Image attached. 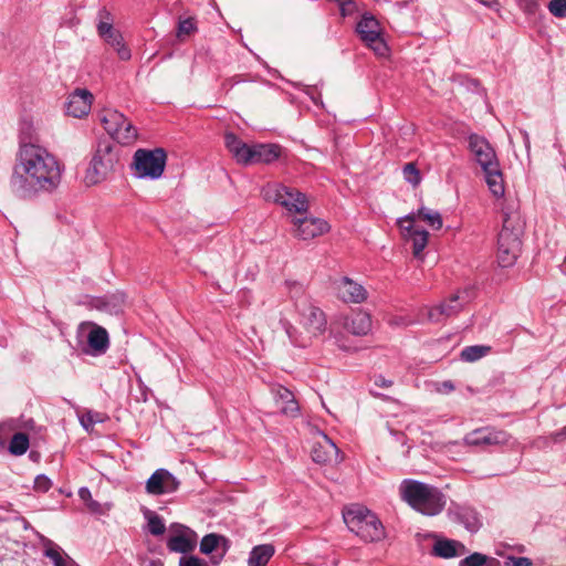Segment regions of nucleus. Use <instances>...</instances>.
I'll return each instance as SVG.
<instances>
[{
  "instance_id": "1",
  "label": "nucleus",
  "mask_w": 566,
  "mask_h": 566,
  "mask_svg": "<svg viewBox=\"0 0 566 566\" xmlns=\"http://www.w3.org/2000/svg\"><path fill=\"white\" fill-rule=\"evenodd\" d=\"M63 163L45 147L22 143L14 156L9 187L21 199L55 191L62 181Z\"/></svg>"
},
{
  "instance_id": "2",
  "label": "nucleus",
  "mask_w": 566,
  "mask_h": 566,
  "mask_svg": "<svg viewBox=\"0 0 566 566\" xmlns=\"http://www.w3.org/2000/svg\"><path fill=\"white\" fill-rule=\"evenodd\" d=\"M284 328L294 346L307 348L324 335L327 329V319L319 307L310 305L301 313L296 326L286 323Z\"/></svg>"
},
{
  "instance_id": "3",
  "label": "nucleus",
  "mask_w": 566,
  "mask_h": 566,
  "mask_svg": "<svg viewBox=\"0 0 566 566\" xmlns=\"http://www.w3.org/2000/svg\"><path fill=\"white\" fill-rule=\"evenodd\" d=\"M224 144L238 164H271L277 160L282 148L277 144H247L232 133L224 135Z\"/></svg>"
},
{
  "instance_id": "4",
  "label": "nucleus",
  "mask_w": 566,
  "mask_h": 566,
  "mask_svg": "<svg viewBox=\"0 0 566 566\" xmlns=\"http://www.w3.org/2000/svg\"><path fill=\"white\" fill-rule=\"evenodd\" d=\"M344 521L348 528L366 543L379 542L386 537L380 520L368 509L359 505L344 512Z\"/></svg>"
},
{
  "instance_id": "5",
  "label": "nucleus",
  "mask_w": 566,
  "mask_h": 566,
  "mask_svg": "<svg viewBox=\"0 0 566 566\" xmlns=\"http://www.w3.org/2000/svg\"><path fill=\"white\" fill-rule=\"evenodd\" d=\"M118 155L109 142H101L93 158L85 170L83 182L87 187L96 186L104 181L115 169Z\"/></svg>"
},
{
  "instance_id": "6",
  "label": "nucleus",
  "mask_w": 566,
  "mask_h": 566,
  "mask_svg": "<svg viewBox=\"0 0 566 566\" xmlns=\"http://www.w3.org/2000/svg\"><path fill=\"white\" fill-rule=\"evenodd\" d=\"M521 226L515 217L505 214L503 227L497 237V262L503 268L512 266L521 251Z\"/></svg>"
},
{
  "instance_id": "7",
  "label": "nucleus",
  "mask_w": 566,
  "mask_h": 566,
  "mask_svg": "<svg viewBox=\"0 0 566 566\" xmlns=\"http://www.w3.org/2000/svg\"><path fill=\"white\" fill-rule=\"evenodd\" d=\"M397 226L401 239L407 243H411L413 256L422 260L424 248V208L421 207L416 212L399 218Z\"/></svg>"
},
{
  "instance_id": "8",
  "label": "nucleus",
  "mask_w": 566,
  "mask_h": 566,
  "mask_svg": "<svg viewBox=\"0 0 566 566\" xmlns=\"http://www.w3.org/2000/svg\"><path fill=\"white\" fill-rule=\"evenodd\" d=\"M101 123L108 135L122 145H130L137 139V129L116 109L105 108L99 115Z\"/></svg>"
},
{
  "instance_id": "9",
  "label": "nucleus",
  "mask_w": 566,
  "mask_h": 566,
  "mask_svg": "<svg viewBox=\"0 0 566 566\" xmlns=\"http://www.w3.org/2000/svg\"><path fill=\"white\" fill-rule=\"evenodd\" d=\"M292 235L302 241L313 240L329 232V223L322 218L310 214L308 212L292 216L290 221Z\"/></svg>"
},
{
  "instance_id": "10",
  "label": "nucleus",
  "mask_w": 566,
  "mask_h": 566,
  "mask_svg": "<svg viewBox=\"0 0 566 566\" xmlns=\"http://www.w3.org/2000/svg\"><path fill=\"white\" fill-rule=\"evenodd\" d=\"M166 154L163 149H138L134 155V169L140 178H159L165 169Z\"/></svg>"
},
{
  "instance_id": "11",
  "label": "nucleus",
  "mask_w": 566,
  "mask_h": 566,
  "mask_svg": "<svg viewBox=\"0 0 566 566\" xmlns=\"http://www.w3.org/2000/svg\"><path fill=\"white\" fill-rule=\"evenodd\" d=\"M114 19L109 11L103 9L98 12L97 33L98 35L111 45L116 52L120 60L127 61L130 59V50L125 44L124 39L119 30L113 25Z\"/></svg>"
},
{
  "instance_id": "12",
  "label": "nucleus",
  "mask_w": 566,
  "mask_h": 566,
  "mask_svg": "<svg viewBox=\"0 0 566 566\" xmlns=\"http://www.w3.org/2000/svg\"><path fill=\"white\" fill-rule=\"evenodd\" d=\"M471 297V291L468 289L457 291L432 306L427 313V318L431 322H443L461 312Z\"/></svg>"
},
{
  "instance_id": "13",
  "label": "nucleus",
  "mask_w": 566,
  "mask_h": 566,
  "mask_svg": "<svg viewBox=\"0 0 566 566\" xmlns=\"http://www.w3.org/2000/svg\"><path fill=\"white\" fill-rule=\"evenodd\" d=\"M269 191L272 192L271 197L273 200L287 210L290 220L292 216L307 212L310 207L308 200L297 189L284 185H274L269 188Z\"/></svg>"
},
{
  "instance_id": "14",
  "label": "nucleus",
  "mask_w": 566,
  "mask_h": 566,
  "mask_svg": "<svg viewBox=\"0 0 566 566\" xmlns=\"http://www.w3.org/2000/svg\"><path fill=\"white\" fill-rule=\"evenodd\" d=\"M357 32L375 54L378 56H386L388 54L389 49L381 36L380 24L374 17L364 15L357 24Z\"/></svg>"
},
{
  "instance_id": "15",
  "label": "nucleus",
  "mask_w": 566,
  "mask_h": 566,
  "mask_svg": "<svg viewBox=\"0 0 566 566\" xmlns=\"http://www.w3.org/2000/svg\"><path fill=\"white\" fill-rule=\"evenodd\" d=\"M510 441V433L492 427L475 429L464 437V443L472 447L505 446Z\"/></svg>"
},
{
  "instance_id": "16",
  "label": "nucleus",
  "mask_w": 566,
  "mask_h": 566,
  "mask_svg": "<svg viewBox=\"0 0 566 566\" xmlns=\"http://www.w3.org/2000/svg\"><path fill=\"white\" fill-rule=\"evenodd\" d=\"M93 102L94 95L87 88L77 87L66 96L65 114L73 118H84L91 113Z\"/></svg>"
},
{
  "instance_id": "17",
  "label": "nucleus",
  "mask_w": 566,
  "mask_h": 566,
  "mask_svg": "<svg viewBox=\"0 0 566 566\" xmlns=\"http://www.w3.org/2000/svg\"><path fill=\"white\" fill-rule=\"evenodd\" d=\"M314 462L332 465L339 462V450L336 444L323 432H318L311 451Z\"/></svg>"
},
{
  "instance_id": "18",
  "label": "nucleus",
  "mask_w": 566,
  "mask_h": 566,
  "mask_svg": "<svg viewBox=\"0 0 566 566\" xmlns=\"http://www.w3.org/2000/svg\"><path fill=\"white\" fill-rule=\"evenodd\" d=\"M469 146L482 170L488 168L495 169L496 165L500 164L493 147L484 137L471 135Z\"/></svg>"
},
{
  "instance_id": "19",
  "label": "nucleus",
  "mask_w": 566,
  "mask_h": 566,
  "mask_svg": "<svg viewBox=\"0 0 566 566\" xmlns=\"http://www.w3.org/2000/svg\"><path fill=\"white\" fill-rule=\"evenodd\" d=\"M337 296L344 303L361 304L367 301V289L348 276H343L336 282Z\"/></svg>"
},
{
  "instance_id": "20",
  "label": "nucleus",
  "mask_w": 566,
  "mask_h": 566,
  "mask_svg": "<svg viewBox=\"0 0 566 566\" xmlns=\"http://www.w3.org/2000/svg\"><path fill=\"white\" fill-rule=\"evenodd\" d=\"M179 481L166 469L156 470L146 482V492L151 495L177 491Z\"/></svg>"
},
{
  "instance_id": "21",
  "label": "nucleus",
  "mask_w": 566,
  "mask_h": 566,
  "mask_svg": "<svg viewBox=\"0 0 566 566\" xmlns=\"http://www.w3.org/2000/svg\"><path fill=\"white\" fill-rule=\"evenodd\" d=\"M197 545V534L184 525H172L167 546L171 552L189 553Z\"/></svg>"
},
{
  "instance_id": "22",
  "label": "nucleus",
  "mask_w": 566,
  "mask_h": 566,
  "mask_svg": "<svg viewBox=\"0 0 566 566\" xmlns=\"http://www.w3.org/2000/svg\"><path fill=\"white\" fill-rule=\"evenodd\" d=\"M342 326L352 335L366 336L373 328V318L368 312L357 310L343 317Z\"/></svg>"
},
{
  "instance_id": "23",
  "label": "nucleus",
  "mask_w": 566,
  "mask_h": 566,
  "mask_svg": "<svg viewBox=\"0 0 566 566\" xmlns=\"http://www.w3.org/2000/svg\"><path fill=\"white\" fill-rule=\"evenodd\" d=\"M401 499L412 509L424 512V484L415 480H403L399 486Z\"/></svg>"
},
{
  "instance_id": "24",
  "label": "nucleus",
  "mask_w": 566,
  "mask_h": 566,
  "mask_svg": "<svg viewBox=\"0 0 566 566\" xmlns=\"http://www.w3.org/2000/svg\"><path fill=\"white\" fill-rule=\"evenodd\" d=\"M430 537L434 539L431 551L433 556L449 559L468 553L465 545L459 541L440 537L437 534H431Z\"/></svg>"
},
{
  "instance_id": "25",
  "label": "nucleus",
  "mask_w": 566,
  "mask_h": 566,
  "mask_svg": "<svg viewBox=\"0 0 566 566\" xmlns=\"http://www.w3.org/2000/svg\"><path fill=\"white\" fill-rule=\"evenodd\" d=\"M85 329H88L87 344L91 348V352L95 355L104 354L109 346L107 331L92 322H84L80 325L81 332Z\"/></svg>"
},
{
  "instance_id": "26",
  "label": "nucleus",
  "mask_w": 566,
  "mask_h": 566,
  "mask_svg": "<svg viewBox=\"0 0 566 566\" xmlns=\"http://www.w3.org/2000/svg\"><path fill=\"white\" fill-rule=\"evenodd\" d=\"M276 400L277 403H280V411L282 415L290 418L298 416L300 407L292 391L283 387L279 388L276 390Z\"/></svg>"
},
{
  "instance_id": "27",
  "label": "nucleus",
  "mask_w": 566,
  "mask_h": 566,
  "mask_svg": "<svg viewBox=\"0 0 566 566\" xmlns=\"http://www.w3.org/2000/svg\"><path fill=\"white\" fill-rule=\"evenodd\" d=\"M483 171L485 174L486 185H488L490 191L492 192V195L496 198L503 197V195L505 192V187H504V179H503L502 170L500 168V164L496 165L495 169L488 168V169H484Z\"/></svg>"
},
{
  "instance_id": "28",
  "label": "nucleus",
  "mask_w": 566,
  "mask_h": 566,
  "mask_svg": "<svg viewBox=\"0 0 566 566\" xmlns=\"http://www.w3.org/2000/svg\"><path fill=\"white\" fill-rule=\"evenodd\" d=\"M446 503L447 497L440 490L427 485V516L441 513Z\"/></svg>"
},
{
  "instance_id": "29",
  "label": "nucleus",
  "mask_w": 566,
  "mask_h": 566,
  "mask_svg": "<svg viewBox=\"0 0 566 566\" xmlns=\"http://www.w3.org/2000/svg\"><path fill=\"white\" fill-rule=\"evenodd\" d=\"M275 553L272 544H263L253 547L248 559V566H266Z\"/></svg>"
},
{
  "instance_id": "30",
  "label": "nucleus",
  "mask_w": 566,
  "mask_h": 566,
  "mask_svg": "<svg viewBox=\"0 0 566 566\" xmlns=\"http://www.w3.org/2000/svg\"><path fill=\"white\" fill-rule=\"evenodd\" d=\"M221 544L223 545V549H222V555H223L228 548L227 538L221 535L214 534V533L208 534V535L203 536V538L201 539L200 552L202 554L209 555L212 552H214L216 549H218Z\"/></svg>"
},
{
  "instance_id": "31",
  "label": "nucleus",
  "mask_w": 566,
  "mask_h": 566,
  "mask_svg": "<svg viewBox=\"0 0 566 566\" xmlns=\"http://www.w3.org/2000/svg\"><path fill=\"white\" fill-rule=\"evenodd\" d=\"M459 566H501V563L494 557H489L481 553H473L460 560Z\"/></svg>"
},
{
  "instance_id": "32",
  "label": "nucleus",
  "mask_w": 566,
  "mask_h": 566,
  "mask_svg": "<svg viewBox=\"0 0 566 566\" xmlns=\"http://www.w3.org/2000/svg\"><path fill=\"white\" fill-rule=\"evenodd\" d=\"M29 446V437L25 433L18 432L13 434L10 441L9 451L13 455H22L28 451Z\"/></svg>"
},
{
  "instance_id": "33",
  "label": "nucleus",
  "mask_w": 566,
  "mask_h": 566,
  "mask_svg": "<svg viewBox=\"0 0 566 566\" xmlns=\"http://www.w3.org/2000/svg\"><path fill=\"white\" fill-rule=\"evenodd\" d=\"M490 350V346L473 345L463 348L460 356L462 360L472 363L488 355Z\"/></svg>"
},
{
  "instance_id": "34",
  "label": "nucleus",
  "mask_w": 566,
  "mask_h": 566,
  "mask_svg": "<svg viewBox=\"0 0 566 566\" xmlns=\"http://www.w3.org/2000/svg\"><path fill=\"white\" fill-rule=\"evenodd\" d=\"M460 522L470 532H476L481 527V520L476 512L472 510H463L459 514Z\"/></svg>"
},
{
  "instance_id": "35",
  "label": "nucleus",
  "mask_w": 566,
  "mask_h": 566,
  "mask_svg": "<svg viewBox=\"0 0 566 566\" xmlns=\"http://www.w3.org/2000/svg\"><path fill=\"white\" fill-rule=\"evenodd\" d=\"M197 31L196 20L193 18H188L185 20H180L177 29V38L179 41H185L187 36H190Z\"/></svg>"
},
{
  "instance_id": "36",
  "label": "nucleus",
  "mask_w": 566,
  "mask_h": 566,
  "mask_svg": "<svg viewBox=\"0 0 566 566\" xmlns=\"http://www.w3.org/2000/svg\"><path fill=\"white\" fill-rule=\"evenodd\" d=\"M45 556L54 563V566H74V562L69 556L64 557L59 547H48Z\"/></svg>"
},
{
  "instance_id": "37",
  "label": "nucleus",
  "mask_w": 566,
  "mask_h": 566,
  "mask_svg": "<svg viewBox=\"0 0 566 566\" xmlns=\"http://www.w3.org/2000/svg\"><path fill=\"white\" fill-rule=\"evenodd\" d=\"M146 518L148 521V530L153 535H161L166 531V526L163 520L154 512H148L146 514Z\"/></svg>"
},
{
  "instance_id": "38",
  "label": "nucleus",
  "mask_w": 566,
  "mask_h": 566,
  "mask_svg": "<svg viewBox=\"0 0 566 566\" xmlns=\"http://www.w3.org/2000/svg\"><path fill=\"white\" fill-rule=\"evenodd\" d=\"M104 421V415L93 411H86L80 416V422L85 430H91L97 422Z\"/></svg>"
},
{
  "instance_id": "39",
  "label": "nucleus",
  "mask_w": 566,
  "mask_h": 566,
  "mask_svg": "<svg viewBox=\"0 0 566 566\" xmlns=\"http://www.w3.org/2000/svg\"><path fill=\"white\" fill-rule=\"evenodd\" d=\"M402 172L405 179L413 186H418L421 182V174L413 163L405 165Z\"/></svg>"
},
{
  "instance_id": "40",
  "label": "nucleus",
  "mask_w": 566,
  "mask_h": 566,
  "mask_svg": "<svg viewBox=\"0 0 566 566\" xmlns=\"http://www.w3.org/2000/svg\"><path fill=\"white\" fill-rule=\"evenodd\" d=\"M549 12L557 18H566V0H551Z\"/></svg>"
},
{
  "instance_id": "41",
  "label": "nucleus",
  "mask_w": 566,
  "mask_h": 566,
  "mask_svg": "<svg viewBox=\"0 0 566 566\" xmlns=\"http://www.w3.org/2000/svg\"><path fill=\"white\" fill-rule=\"evenodd\" d=\"M51 480L43 474L38 475L34 480V490L38 492H46L51 489Z\"/></svg>"
},
{
  "instance_id": "42",
  "label": "nucleus",
  "mask_w": 566,
  "mask_h": 566,
  "mask_svg": "<svg viewBox=\"0 0 566 566\" xmlns=\"http://www.w3.org/2000/svg\"><path fill=\"white\" fill-rule=\"evenodd\" d=\"M443 221L440 213L436 211L427 212V226L432 228L433 230H439L442 228Z\"/></svg>"
},
{
  "instance_id": "43",
  "label": "nucleus",
  "mask_w": 566,
  "mask_h": 566,
  "mask_svg": "<svg viewBox=\"0 0 566 566\" xmlns=\"http://www.w3.org/2000/svg\"><path fill=\"white\" fill-rule=\"evenodd\" d=\"M81 500H83L92 511L98 510V503L92 499V494L87 488H82L78 491Z\"/></svg>"
},
{
  "instance_id": "44",
  "label": "nucleus",
  "mask_w": 566,
  "mask_h": 566,
  "mask_svg": "<svg viewBox=\"0 0 566 566\" xmlns=\"http://www.w3.org/2000/svg\"><path fill=\"white\" fill-rule=\"evenodd\" d=\"M505 566H533V562L528 557L509 556L504 562Z\"/></svg>"
},
{
  "instance_id": "45",
  "label": "nucleus",
  "mask_w": 566,
  "mask_h": 566,
  "mask_svg": "<svg viewBox=\"0 0 566 566\" xmlns=\"http://www.w3.org/2000/svg\"><path fill=\"white\" fill-rule=\"evenodd\" d=\"M179 566H207V563L196 556H185L180 558Z\"/></svg>"
},
{
  "instance_id": "46",
  "label": "nucleus",
  "mask_w": 566,
  "mask_h": 566,
  "mask_svg": "<svg viewBox=\"0 0 566 566\" xmlns=\"http://www.w3.org/2000/svg\"><path fill=\"white\" fill-rule=\"evenodd\" d=\"M338 6L343 15H349L354 13L356 9L354 0H340Z\"/></svg>"
},
{
  "instance_id": "47",
  "label": "nucleus",
  "mask_w": 566,
  "mask_h": 566,
  "mask_svg": "<svg viewBox=\"0 0 566 566\" xmlns=\"http://www.w3.org/2000/svg\"><path fill=\"white\" fill-rule=\"evenodd\" d=\"M13 429H15L13 421H6L0 423V434L11 431Z\"/></svg>"
},
{
  "instance_id": "48",
  "label": "nucleus",
  "mask_w": 566,
  "mask_h": 566,
  "mask_svg": "<svg viewBox=\"0 0 566 566\" xmlns=\"http://www.w3.org/2000/svg\"><path fill=\"white\" fill-rule=\"evenodd\" d=\"M443 387L446 388V390L448 391H452L454 389L453 385L450 382V381H446L443 382Z\"/></svg>"
},
{
  "instance_id": "49",
  "label": "nucleus",
  "mask_w": 566,
  "mask_h": 566,
  "mask_svg": "<svg viewBox=\"0 0 566 566\" xmlns=\"http://www.w3.org/2000/svg\"><path fill=\"white\" fill-rule=\"evenodd\" d=\"M565 433H566V427L564 428V430H563V431H560V432L556 433L555 439H556V440H562V439H563V436H564Z\"/></svg>"
},
{
  "instance_id": "50",
  "label": "nucleus",
  "mask_w": 566,
  "mask_h": 566,
  "mask_svg": "<svg viewBox=\"0 0 566 566\" xmlns=\"http://www.w3.org/2000/svg\"><path fill=\"white\" fill-rule=\"evenodd\" d=\"M149 566H164V563L161 560H155L151 562Z\"/></svg>"
},
{
  "instance_id": "51",
  "label": "nucleus",
  "mask_w": 566,
  "mask_h": 566,
  "mask_svg": "<svg viewBox=\"0 0 566 566\" xmlns=\"http://www.w3.org/2000/svg\"><path fill=\"white\" fill-rule=\"evenodd\" d=\"M560 269H562V272H563L564 274H566V255H565V259H564V261H563V263H562V265H560Z\"/></svg>"
},
{
  "instance_id": "52",
  "label": "nucleus",
  "mask_w": 566,
  "mask_h": 566,
  "mask_svg": "<svg viewBox=\"0 0 566 566\" xmlns=\"http://www.w3.org/2000/svg\"><path fill=\"white\" fill-rule=\"evenodd\" d=\"M337 344H338V346H339L340 348L346 349L345 345H344V344H342L340 339H337Z\"/></svg>"
}]
</instances>
